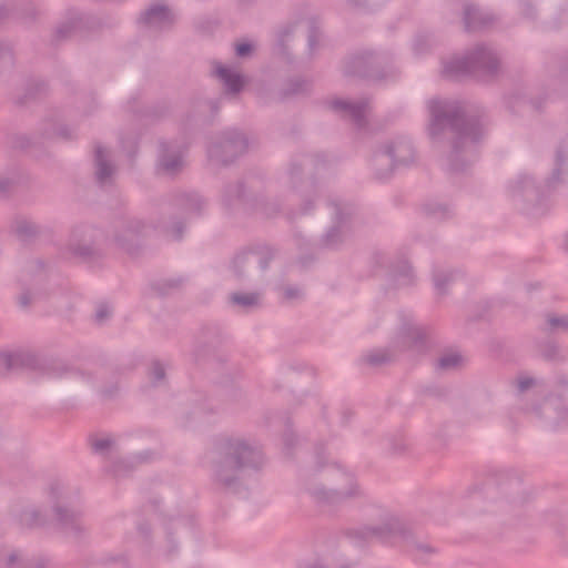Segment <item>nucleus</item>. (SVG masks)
Instances as JSON below:
<instances>
[{"label":"nucleus","mask_w":568,"mask_h":568,"mask_svg":"<svg viewBox=\"0 0 568 568\" xmlns=\"http://www.w3.org/2000/svg\"><path fill=\"white\" fill-rule=\"evenodd\" d=\"M298 24L291 22L282 26L276 33L274 50L277 54L290 58V42L293 40Z\"/></svg>","instance_id":"79ce46f5"},{"label":"nucleus","mask_w":568,"mask_h":568,"mask_svg":"<svg viewBox=\"0 0 568 568\" xmlns=\"http://www.w3.org/2000/svg\"><path fill=\"white\" fill-rule=\"evenodd\" d=\"M138 22L145 31L160 33L171 29L174 23V16L166 4L155 2L140 14Z\"/></svg>","instance_id":"412c9836"},{"label":"nucleus","mask_w":568,"mask_h":568,"mask_svg":"<svg viewBox=\"0 0 568 568\" xmlns=\"http://www.w3.org/2000/svg\"><path fill=\"white\" fill-rule=\"evenodd\" d=\"M93 165L95 182L100 186L110 185L116 172V166L112 160V153L108 148L99 143L95 144Z\"/></svg>","instance_id":"bb28decb"},{"label":"nucleus","mask_w":568,"mask_h":568,"mask_svg":"<svg viewBox=\"0 0 568 568\" xmlns=\"http://www.w3.org/2000/svg\"><path fill=\"white\" fill-rule=\"evenodd\" d=\"M152 225H154L153 232H158L170 241H182L187 227L186 216L176 213H161V203L158 209L151 215Z\"/></svg>","instance_id":"6ab92c4d"},{"label":"nucleus","mask_w":568,"mask_h":568,"mask_svg":"<svg viewBox=\"0 0 568 568\" xmlns=\"http://www.w3.org/2000/svg\"><path fill=\"white\" fill-rule=\"evenodd\" d=\"M463 356L457 352L444 353L436 361V369L440 372H453L463 364Z\"/></svg>","instance_id":"de8ad7c7"},{"label":"nucleus","mask_w":568,"mask_h":568,"mask_svg":"<svg viewBox=\"0 0 568 568\" xmlns=\"http://www.w3.org/2000/svg\"><path fill=\"white\" fill-rule=\"evenodd\" d=\"M138 534L146 548L153 547L158 552L173 557L180 550L181 545L193 537L194 519L189 514H165L161 524V536L156 542H151V528L146 523L138 525Z\"/></svg>","instance_id":"6e6552de"},{"label":"nucleus","mask_w":568,"mask_h":568,"mask_svg":"<svg viewBox=\"0 0 568 568\" xmlns=\"http://www.w3.org/2000/svg\"><path fill=\"white\" fill-rule=\"evenodd\" d=\"M215 74L222 82L227 94H237L244 88V78L236 70L224 67L220 63L215 64Z\"/></svg>","instance_id":"f704fd0d"},{"label":"nucleus","mask_w":568,"mask_h":568,"mask_svg":"<svg viewBox=\"0 0 568 568\" xmlns=\"http://www.w3.org/2000/svg\"><path fill=\"white\" fill-rule=\"evenodd\" d=\"M212 481L233 494L246 490L247 476L258 473L265 465L261 446L242 435L217 437L209 452Z\"/></svg>","instance_id":"f03ea898"},{"label":"nucleus","mask_w":568,"mask_h":568,"mask_svg":"<svg viewBox=\"0 0 568 568\" xmlns=\"http://www.w3.org/2000/svg\"><path fill=\"white\" fill-rule=\"evenodd\" d=\"M225 341V335L215 329L212 335H207L202 345L195 352L197 361L205 362L211 368L227 369L229 368V354L222 349Z\"/></svg>","instance_id":"a211bd4d"},{"label":"nucleus","mask_w":568,"mask_h":568,"mask_svg":"<svg viewBox=\"0 0 568 568\" xmlns=\"http://www.w3.org/2000/svg\"><path fill=\"white\" fill-rule=\"evenodd\" d=\"M397 166L408 165L415 161V149L408 138L399 136L382 144Z\"/></svg>","instance_id":"7c9ffc66"},{"label":"nucleus","mask_w":568,"mask_h":568,"mask_svg":"<svg viewBox=\"0 0 568 568\" xmlns=\"http://www.w3.org/2000/svg\"><path fill=\"white\" fill-rule=\"evenodd\" d=\"M303 295V291L297 286H286L283 288V297L286 301L301 300Z\"/></svg>","instance_id":"bf43d9fd"},{"label":"nucleus","mask_w":568,"mask_h":568,"mask_svg":"<svg viewBox=\"0 0 568 568\" xmlns=\"http://www.w3.org/2000/svg\"><path fill=\"white\" fill-rule=\"evenodd\" d=\"M394 542H404L408 550L420 561H426L430 556L437 552L434 546L417 539L400 519L399 529L396 531Z\"/></svg>","instance_id":"cd10ccee"},{"label":"nucleus","mask_w":568,"mask_h":568,"mask_svg":"<svg viewBox=\"0 0 568 568\" xmlns=\"http://www.w3.org/2000/svg\"><path fill=\"white\" fill-rule=\"evenodd\" d=\"M276 256L277 250L266 244L242 247L229 261V276L239 285L257 286L266 281Z\"/></svg>","instance_id":"423d86ee"},{"label":"nucleus","mask_w":568,"mask_h":568,"mask_svg":"<svg viewBox=\"0 0 568 568\" xmlns=\"http://www.w3.org/2000/svg\"><path fill=\"white\" fill-rule=\"evenodd\" d=\"M538 356L547 362L554 364H562L567 361V355L562 346L555 339L547 338L537 343Z\"/></svg>","instance_id":"e433bc0d"},{"label":"nucleus","mask_w":568,"mask_h":568,"mask_svg":"<svg viewBox=\"0 0 568 568\" xmlns=\"http://www.w3.org/2000/svg\"><path fill=\"white\" fill-rule=\"evenodd\" d=\"M428 135L433 143L449 142L445 166L449 172H465L477 160V144L483 136V110L448 98L427 101Z\"/></svg>","instance_id":"f257e3e1"},{"label":"nucleus","mask_w":568,"mask_h":568,"mask_svg":"<svg viewBox=\"0 0 568 568\" xmlns=\"http://www.w3.org/2000/svg\"><path fill=\"white\" fill-rule=\"evenodd\" d=\"M111 316V310L105 304H100L95 311L94 320L98 324H103Z\"/></svg>","instance_id":"13d9d810"},{"label":"nucleus","mask_w":568,"mask_h":568,"mask_svg":"<svg viewBox=\"0 0 568 568\" xmlns=\"http://www.w3.org/2000/svg\"><path fill=\"white\" fill-rule=\"evenodd\" d=\"M392 278L397 286H407L414 282V273L407 261H400L393 267Z\"/></svg>","instance_id":"49530a36"},{"label":"nucleus","mask_w":568,"mask_h":568,"mask_svg":"<svg viewBox=\"0 0 568 568\" xmlns=\"http://www.w3.org/2000/svg\"><path fill=\"white\" fill-rule=\"evenodd\" d=\"M500 70V57L490 45L476 44L463 57H454L443 64V75L457 79L464 75H473L479 80L495 78Z\"/></svg>","instance_id":"0eeeda50"},{"label":"nucleus","mask_w":568,"mask_h":568,"mask_svg":"<svg viewBox=\"0 0 568 568\" xmlns=\"http://www.w3.org/2000/svg\"><path fill=\"white\" fill-rule=\"evenodd\" d=\"M118 392H119V386H118V385H113L112 387H110V388H104V389L102 390L103 395H104L105 397H109V398H111V397H113L114 395H116V394H118Z\"/></svg>","instance_id":"774afa93"},{"label":"nucleus","mask_w":568,"mask_h":568,"mask_svg":"<svg viewBox=\"0 0 568 568\" xmlns=\"http://www.w3.org/2000/svg\"><path fill=\"white\" fill-rule=\"evenodd\" d=\"M496 16L487 10H483L473 3H465L463 12V22L468 32L478 31L493 26Z\"/></svg>","instance_id":"c85d7f7f"},{"label":"nucleus","mask_w":568,"mask_h":568,"mask_svg":"<svg viewBox=\"0 0 568 568\" xmlns=\"http://www.w3.org/2000/svg\"><path fill=\"white\" fill-rule=\"evenodd\" d=\"M103 240L102 230L93 225L80 224L72 229L67 247L72 255L88 261L100 254Z\"/></svg>","instance_id":"4468645a"},{"label":"nucleus","mask_w":568,"mask_h":568,"mask_svg":"<svg viewBox=\"0 0 568 568\" xmlns=\"http://www.w3.org/2000/svg\"><path fill=\"white\" fill-rule=\"evenodd\" d=\"M540 415L555 430L568 427V407L560 398L547 399L541 407Z\"/></svg>","instance_id":"c756f323"},{"label":"nucleus","mask_w":568,"mask_h":568,"mask_svg":"<svg viewBox=\"0 0 568 568\" xmlns=\"http://www.w3.org/2000/svg\"><path fill=\"white\" fill-rule=\"evenodd\" d=\"M206 200L195 191H181L161 202V213H180L187 219L201 216L206 210Z\"/></svg>","instance_id":"dca6fc26"},{"label":"nucleus","mask_w":568,"mask_h":568,"mask_svg":"<svg viewBox=\"0 0 568 568\" xmlns=\"http://www.w3.org/2000/svg\"><path fill=\"white\" fill-rule=\"evenodd\" d=\"M253 51V45L250 42H241L235 44V54L239 58H247Z\"/></svg>","instance_id":"e2e57ef3"},{"label":"nucleus","mask_w":568,"mask_h":568,"mask_svg":"<svg viewBox=\"0 0 568 568\" xmlns=\"http://www.w3.org/2000/svg\"><path fill=\"white\" fill-rule=\"evenodd\" d=\"M229 303L245 312L257 310L262 306V294L260 292H232L229 295Z\"/></svg>","instance_id":"4c0bfd02"},{"label":"nucleus","mask_w":568,"mask_h":568,"mask_svg":"<svg viewBox=\"0 0 568 568\" xmlns=\"http://www.w3.org/2000/svg\"><path fill=\"white\" fill-rule=\"evenodd\" d=\"M32 296L29 292H23L18 297V304L20 308L24 310L27 308L31 303Z\"/></svg>","instance_id":"69168bd1"},{"label":"nucleus","mask_w":568,"mask_h":568,"mask_svg":"<svg viewBox=\"0 0 568 568\" xmlns=\"http://www.w3.org/2000/svg\"><path fill=\"white\" fill-rule=\"evenodd\" d=\"M316 466L301 473L303 489L321 507H337L365 497L355 474L336 463L324 462L322 447H316Z\"/></svg>","instance_id":"20e7f679"},{"label":"nucleus","mask_w":568,"mask_h":568,"mask_svg":"<svg viewBox=\"0 0 568 568\" xmlns=\"http://www.w3.org/2000/svg\"><path fill=\"white\" fill-rule=\"evenodd\" d=\"M36 97V89L32 81L26 84V88H23V94H20L19 92L16 93L14 100L17 104L23 105L28 101L33 100Z\"/></svg>","instance_id":"5fc2aeb1"},{"label":"nucleus","mask_w":568,"mask_h":568,"mask_svg":"<svg viewBox=\"0 0 568 568\" xmlns=\"http://www.w3.org/2000/svg\"><path fill=\"white\" fill-rule=\"evenodd\" d=\"M428 328L416 323L410 316H403L390 347L373 349L365 354L362 359L366 364L377 367L390 363L396 352L410 351L423 353L427 348Z\"/></svg>","instance_id":"1a4fd4ad"},{"label":"nucleus","mask_w":568,"mask_h":568,"mask_svg":"<svg viewBox=\"0 0 568 568\" xmlns=\"http://www.w3.org/2000/svg\"><path fill=\"white\" fill-rule=\"evenodd\" d=\"M320 38V29L314 23H311L307 32V53L310 57H313L314 52L318 48Z\"/></svg>","instance_id":"864d4df0"},{"label":"nucleus","mask_w":568,"mask_h":568,"mask_svg":"<svg viewBox=\"0 0 568 568\" xmlns=\"http://www.w3.org/2000/svg\"><path fill=\"white\" fill-rule=\"evenodd\" d=\"M559 180L560 176L554 178L552 172L545 186H541L531 174L521 172L508 180L507 196L514 206L524 214L530 217H540L551 209L549 195Z\"/></svg>","instance_id":"39448f33"},{"label":"nucleus","mask_w":568,"mask_h":568,"mask_svg":"<svg viewBox=\"0 0 568 568\" xmlns=\"http://www.w3.org/2000/svg\"><path fill=\"white\" fill-rule=\"evenodd\" d=\"M73 378L89 381L90 376L65 359L44 357L38 361V378Z\"/></svg>","instance_id":"aec40b11"},{"label":"nucleus","mask_w":568,"mask_h":568,"mask_svg":"<svg viewBox=\"0 0 568 568\" xmlns=\"http://www.w3.org/2000/svg\"><path fill=\"white\" fill-rule=\"evenodd\" d=\"M48 506L45 514L38 513V529L59 534L77 542L90 536L84 523V507L81 489L78 485L61 478L49 479L43 488Z\"/></svg>","instance_id":"7ed1b4c3"},{"label":"nucleus","mask_w":568,"mask_h":568,"mask_svg":"<svg viewBox=\"0 0 568 568\" xmlns=\"http://www.w3.org/2000/svg\"><path fill=\"white\" fill-rule=\"evenodd\" d=\"M246 189L245 183L242 180L226 183L221 191V203L222 205L232 211L239 207L245 200Z\"/></svg>","instance_id":"72a5a7b5"},{"label":"nucleus","mask_w":568,"mask_h":568,"mask_svg":"<svg viewBox=\"0 0 568 568\" xmlns=\"http://www.w3.org/2000/svg\"><path fill=\"white\" fill-rule=\"evenodd\" d=\"M459 276L458 272L452 270H437L433 274V281L438 294H446L448 286Z\"/></svg>","instance_id":"a18cd8bd"},{"label":"nucleus","mask_w":568,"mask_h":568,"mask_svg":"<svg viewBox=\"0 0 568 568\" xmlns=\"http://www.w3.org/2000/svg\"><path fill=\"white\" fill-rule=\"evenodd\" d=\"M519 14L529 21H535L538 14L536 0H517Z\"/></svg>","instance_id":"3c124183"},{"label":"nucleus","mask_w":568,"mask_h":568,"mask_svg":"<svg viewBox=\"0 0 568 568\" xmlns=\"http://www.w3.org/2000/svg\"><path fill=\"white\" fill-rule=\"evenodd\" d=\"M81 24L82 18L79 13H74L58 26L54 32L55 40L63 41L70 38L81 27Z\"/></svg>","instance_id":"c03bdc74"},{"label":"nucleus","mask_w":568,"mask_h":568,"mask_svg":"<svg viewBox=\"0 0 568 568\" xmlns=\"http://www.w3.org/2000/svg\"><path fill=\"white\" fill-rule=\"evenodd\" d=\"M308 163L318 169L326 163V159L323 154L293 158L285 172L278 178L281 185L293 193L307 189L312 182H315L314 180L306 181L304 178V168Z\"/></svg>","instance_id":"2eb2a0df"},{"label":"nucleus","mask_w":568,"mask_h":568,"mask_svg":"<svg viewBox=\"0 0 568 568\" xmlns=\"http://www.w3.org/2000/svg\"><path fill=\"white\" fill-rule=\"evenodd\" d=\"M13 234L21 245L32 247L36 239V226L32 219L18 216L13 223Z\"/></svg>","instance_id":"ea45409f"},{"label":"nucleus","mask_w":568,"mask_h":568,"mask_svg":"<svg viewBox=\"0 0 568 568\" xmlns=\"http://www.w3.org/2000/svg\"><path fill=\"white\" fill-rule=\"evenodd\" d=\"M568 176V135L562 139L555 152L554 178Z\"/></svg>","instance_id":"37998d69"},{"label":"nucleus","mask_w":568,"mask_h":568,"mask_svg":"<svg viewBox=\"0 0 568 568\" xmlns=\"http://www.w3.org/2000/svg\"><path fill=\"white\" fill-rule=\"evenodd\" d=\"M540 331L547 335L568 334V313H545Z\"/></svg>","instance_id":"58836bf2"},{"label":"nucleus","mask_w":568,"mask_h":568,"mask_svg":"<svg viewBox=\"0 0 568 568\" xmlns=\"http://www.w3.org/2000/svg\"><path fill=\"white\" fill-rule=\"evenodd\" d=\"M221 109V99L196 98L191 102L190 111L186 115L189 123L197 125L212 124Z\"/></svg>","instance_id":"a878e982"},{"label":"nucleus","mask_w":568,"mask_h":568,"mask_svg":"<svg viewBox=\"0 0 568 568\" xmlns=\"http://www.w3.org/2000/svg\"><path fill=\"white\" fill-rule=\"evenodd\" d=\"M424 214L435 221H445L454 216V207L439 200H429L423 205Z\"/></svg>","instance_id":"a19ab883"},{"label":"nucleus","mask_w":568,"mask_h":568,"mask_svg":"<svg viewBox=\"0 0 568 568\" xmlns=\"http://www.w3.org/2000/svg\"><path fill=\"white\" fill-rule=\"evenodd\" d=\"M371 168L376 180L385 181L392 176L397 165L385 148L381 145L373 152Z\"/></svg>","instance_id":"473e14b6"},{"label":"nucleus","mask_w":568,"mask_h":568,"mask_svg":"<svg viewBox=\"0 0 568 568\" xmlns=\"http://www.w3.org/2000/svg\"><path fill=\"white\" fill-rule=\"evenodd\" d=\"M381 58L371 51H364L352 55L344 67L346 75L375 78L378 75Z\"/></svg>","instance_id":"393cba45"},{"label":"nucleus","mask_w":568,"mask_h":568,"mask_svg":"<svg viewBox=\"0 0 568 568\" xmlns=\"http://www.w3.org/2000/svg\"><path fill=\"white\" fill-rule=\"evenodd\" d=\"M326 207L331 214V225L322 234L320 245L324 248H337L349 237L357 224L356 207L339 197H328Z\"/></svg>","instance_id":"9d476101"},{"label":"nucleus","mask_w":568,"mask_h":568,"mask_svg":"<svg viewBox=\"0 0 568 568\" xmlns=\"http://www.w3.org/2000/svg\"><path fill=\"white\" fill-rule=\"evenodd\" d=\"M165 366L160 361H153L149 367V378L153 386H161L165 383Z\"/></svg>","instance_id":"8fccbe9b"},{"label":"nucleus","mask_w":568,"mask_h":568,"mask_svg":"<svg viewBox=\"0 0 568 568\" xmlns=\"http://www.w3.org/2000/svg\"><path fill=\"white\" fill-rule=\"evenodd\" d=\"M211 413H213V407L204 402L196 404L192 410L194 416H203Z\"/></svg>","instance_id":"0e129e2a"},{"label":"nucleus","mask_w":568,"mask_h":568,"mask_svg":"<svg viewBox=\"0 0 568 568\" xmlns=\"http://www.w3.org/2000/svg\"><path fill=\"white\" fill-rule=\"evenodd\" d=\"M399 529V518L383 510L381 525H366L347 529L344 532L343 546L349 544L357 548H364L373 541L393 544L396 531Z\"/></svg>","instance_id":"ddd939ff"},{"label":"nucleus","mask_w":568,"mask_h":568,"mask_svg":"<svg viewBox=\"0 0 568 568\" xmlns=\"http://www.w3.org/2000/svg\"><path fill=\"white\" fill-rule=\"evenodd\" d=\"M153 229L151 217L146 221L139 216H122L113 223L112 242L119 250L135 255L142 240L153 233Z\"/></svg>","instance_id":"9b49d317"},{"label":"nucleus","mask_w":568,"mask_h":568,"mask_svg":"<svg viewBox=\"0 0 568 568\" xmlns=\"http://www.w3.org/2000/svg\"><path fill=\"white\" fill-rule=\"evenodd\" d=\"M13 63L12 50L9 45L0 43V68L10 67Z\"/></svg>","instance_id":"6e6d98bb"},{"label":"nucleus","mask_w":568,"mask_h":568,"mask_svg":"<svg viewBox=\"0 0 568 568\" xmlns=\"http://www.w3.org/2000/svg\"><path fill=\"white\" fill-rule=\"evenodd\" d=\"M298 438L297 436L291 430L287 429L283 435V444L284 448L286 450V454H290L294 445L297 443Z\"/></svg>","instance_id":"052dcab7"},{"label":"nucleus","mask_w":568,"mask_h":568,"mask_svg":"<svg viewBox=\"0 0 568 568\" xmlns=\"http://www.w3.org/2000/svg\"><path fill=\"white\" fill-rule=\"evenodd\" d=\"M33 353L23 346H12L0 351V374L18 372L32 367Z\"/></svg>","instance_id":"b1692460"},{"label":"nucleus","mask_w":568,"mask_h":568,"mask_svg":"<svg viewBox=\"0 0 568 568\" xmlns=\"http://www.w3.org/2000/svg\"><path fill=\"white\" fill-rule=\"evenodd\" d=\"M11 186V182L9 179L0 178V195H6Z\"/></svg>","instance_id":"338daca9"},{"label":"nucleus","mask_w":568,"mask_h":568,"mask_svg":"<svg viewBox=\"0 0 568 568\" xmlns=\"http://www.w3.org/2000/svg\"><path fill=\"white\" fill-rule=\"evenodd\" d=\"M91 448L95 454H105L108 453L112 446L114 445V440L110 437H91L90 438Z\"/></svg>","instance_id":"603ef678"},{"label":"nucleus","mask_w":568,"mask_h":568,"mask_svg":"<svg viewBox=\"0 0 568 568\" xmlns=\"http://www.w3.org/2000/svg\"><path fill=\"white\" fill-rule=\"evenodd\" d=\"M325 105L341 119L349 121L356 129L362 130L366 128V115L369 109V100L367 98L356 101L333 98L326 100Z\"/></svg>","instance_id":"f3484780"},{"label":"nucleus","mask_w":568,"mask_h":568,"mask_svg":"<svg viewBox=\"0 0 568 568\" xmlns=\"http://www.w3.org/2000/svg\"><path fill=\"white\" fill-rule=\"evenodd\" d=\"M260 209L265 216L273 217L281 212L282 206L275 201H267Z\"/></svg>","instance_id":"4d7b16f0"},{"label":"nucleus","mask_w":568,"mask_h":568,"mask_svg":"<svg viewBox=\"0 0 568 568\" xmlns=\"http://www.w3.org/2000/svg\"><path fill=\"white\" fill-rule=\"evenodd\" d=\"M313 83L311 80L295 75L286 79L276 92V99L281 102L308 95L312 92Z\"/></svg>","instance_id":"2f4dec72"},{"label":"nucleus","mask_w":568,"mask_h":568,"mask_svg":"<svg viewBox=\"0 0 568 568\" xmlns=\"http://www.w3.org/2000/svg\"><path fill=\"white\" fill-rule=\"evenodd\" d=\"M184 166L183 151L173 142L160 141L156 170L159 173L173 176Z\"/></svg>","instance_id":"5701e85b"},{"label":"nucleus","mask_w":568,"mask_h":568,"mask_svg":"<svg viewBox=\"0 0 568 568\" xmlns=\"http://www.w3.org/2000/svg\"><path fill=\"white\" fill-rule=\"evenodd\" d=\"M300 196L301 203L296 211L287 213L290 220H294L297 216L310 215L315 211V203L318 196V189L316 182H312L307 189L296 192Z\"/></svg>","instance_id":"c9c22d12"},{"label":"nucleus","mask_w":568,"mask_h":568,"mask_svg":"<svg viewBox=\"0 0 568 568\" xmlns=\"http://www.w3.org/2000/svg\"><path fill=\"white\" fill-rule=\"evenodd\" d=\"M253 142L245 132L236 128L225 129L209 145V160L217 164L227 165L244 155Z\"/></svg>","instance_id":"f8f14e48"},{"label":"nucleus","mask_w":568,"mask_h":568,"mask_svg":"<svg viewBox=\"0 0 568 568\" xmlns=\"http://www.w3.org/2000/svg\"><path fill=\"white\" fill-rule=\"evenodd\" d=\"M343 544H328L315 558L298 564V568H354L355 562L345 558Z\"/></svg>","instance_id":"4be33fe9"},{"label":"nucleus","mask_w":568,"mask_h":568,"mask_svg":"<svg viewBox=\"0 0 568 568\" xmlns=\"http://www.w3.org/2000/svg\"><path fill=\"white\" fill-rule=\"evenodd\" d=\"M537 381L532 377L521 376L517 379V389L519 393H524L528 390L530 387L535 386Z\"/></svg>","instance_id":"680f3d73"},{"label":"nucleus","mask_w":568,"mask_h":568,"mask_svg":"<svg viewBox=\"0 0 568 568\" xmlns=\"http://www.w3.org/2000/svg\"><path fill=\"white\" fill-rule=\"evenodd\" d=\"M183 280L180 277H169L152 284V287L160 295H168L178 290L182 285Z\"/></svg>","instance_id":"09e8293b"}]
</instances>
